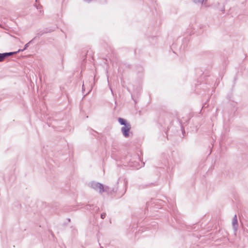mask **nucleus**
<instances>
[{
    "label": "nucleus",
    "instance_id": "nucleus-1",
    "mask_svg": "<svg viewBox=\"0 0 248 248\" xmlns=\"http://www.w3.org/2000/svg\"><path fill=\"white\" fill-rule=\"evenodd\" d=\"M118 121L121 125H124V126L121 128V132L124 136L125 138L129 137V132L131 128L130 124L128 123L125 119L122 118H119Z\"/></svg>",
    "mask_w": 248,
    "mask_h": 248
},
{
    "label": "nucleus",
    "instance_id": "nucleus-2",
    "mask_svg": "<svg viewBox=\"0 0 248 248\" xmlns=\"http://www.w3.org/2000/svg\"><path fill=\"white\" fill-rule=\"evenodd\" d=\"M90 186L95 190L98 191L100 193H102L105 191L103 185L97 182H92L90 183Z\"/></svg>",
    "mask_w": 248,
    "mask_h": 248
},
{
    "label": "nucleus",
    "instance_id": "nucleus-3",
    "mask_svg": "<svg viewBox=\"0 0 248 248\" xmlns=\"http://www.w3.org/2000/svg\"><path fill=\"white\" fill-rule=\"evenodd\" d=\"M15 53L5 52L0 53V62H3L5 59L9 56L14 55Z\"/></svg>",
    "mask_w": 248,
    "mask_h": 248
},
{
    "label": "nucleus",
    "instance_id": "nucleus-4",
    "mask_svg": "<svg viewBox=\"0 0 248 248\" xmlns=\"http://www.w3.org/2000/svg\"><path fill=\"white\" fill-rule=\"evenodd\" d=\"M36 38V37H35L33 39H32L30 41H29L28 43H27L24 47V48L23 49H18L17 51H15V52H12V53H15L14 54H17V53H19V52H22L23 51H24L25 50H26L30 46V45L33 42V40L34 39H35Z\"/></svg>",
    "mask_w": 248,
    "mask_h": 248
},
{
    "label": "nucleus",
    "instance_id": "nucleus-5",
    "mask_svg": "<svg viewBox=\"0 0 248 248\" xmlns=\"http://www.w3.org/2000/svg\"><path fill=\"white\" fill-rule=\"evenodd\" d=\"M232 225L235 231H236L238 227V221L237 219V216L236 215L233 217Z\"/></svg>",
    "mask_w": 248,
    "mask_h": 248
},
{
    "label": "nucleus",
    "instance_id": "nucleus-6",
    "mask_svg": "<svg viewBox=\"0 0 248 248\" xmlns=\"http://www.w3.org/2000/svg\"><path fill=\"white\" fill-rule=\"evenodd\" d=\"M93 205H87L86 206V209H89V210H94L95 212H97L98 210H99V208L96 207V206H95L94 207V208H93V209H92L91 208L92 207H93Z\"/></svg>",
    "mask_w": 248,
    "mask_h": 248
},
{
    "label": "nucleus",
    "instance_id": "nucleus-7",
    "mask_svg": "<svg viewBox=\"0 0 248 248\" xmlns=\"http://www.w3.org/2000/svg\"><path fill=\"white\" fill-rule=\"evenodd\" d=\"M206 0H193V1L196 3H201L202 4H203V3L205 2L204 4L205 3V2L206 1Z\"/></svg>",
    "mask_w": 248,
    "mask_h": 248
},
{
    "label": "nucleus",
    "instance_id": "nucleus-8",
    "mask_svg": "<svg viewBox=\"0 0 248 248\" xmlns=\"http://www.w3.org/2000/svg\"><path fill=\"white\" fill-rule=\"evenodd\" d=\"M106 216V214L105 213H103L101 214V218L104 219L105 218Z\"/></svg>",
    "mask_w": 248,
    "mask_h": 248
},
{
    "label": "nucleus",
    "instance_id": "nucleus-9",
    "mask_svg": "<svg viewBox=\"0 0 248 248\" xmlns=\"http://www.w3.org/2000/svg\"><path fill=\"white\" fill-rule=\"evenodd\" d=\"M125 185H126V183L124 182V186L125 187ZM125 191H126V188L124 187V192H123L122 195L124 194V193L125 192Z\"/></svg>",
    "mask_w": 248,
    "mask_h": 248
},
{
    "label": "nucleus",
    "instance_id": "nucleus-10",
    "mask_svg": "<svg viewBox=\"0 0 248 248\" xmlns=\"http://www.w3.org/2000/svg\"><path fill=\"white\" fill-rule=\"evenodd\" d=\"M82 89L83 93H84V91H85V88H84V84H83V85H82Z\"/></svg>",
    "mask_w": 248,
    "mask_h": 248
},
{
    "label": "nucleus",
    "instance_id": "nucleus-11",
    "mask_svg": "<svg viewBox=\"0 0 248 248\" xmlns=\"http://www.w3.org/2000/svg\"><path fill=\"white\" fill-rule=\"evenodd\" d=\"M44 33V32H42V33H37V35H38V36H41V35H42Z\"/></svg>",
    "mask_w": 248,
    "mask_h": 248
},
{
    "label": "nucleus",
    "instance_id": "nucleus-12",
    "mask_svg": "<svg viewBox=\"0 0 248 248\" xmlns=\"http://www.w3.org/2000/svg\"><path fill=\"white\" fill-rule=\"evenodd\" d=\"M83 0L88 3H90L92 1V0Z\"/></svg>",
    "mask_w": 248,
    "mask_h": 248
},
{
    "label": "nucleus",
    "instance_id": "nucleus-13",
    "mask_svg": "<svg viewBox=\"0 0 248 248\" xmlns=\"http://www.w3.org/2000/svg\"><path fill=\"white\" fill-rule=\"evenodd\" d=\"M113 191H114V189H113ZM117 191H118V189H116V190L115 191V192H117Z\"/></svg>",
    "mask_w": 248,
    "mask_h": 248
},
{
    "label": "nucleus",
    "instance_id": "nucleus-14",
    "mask_svg": "<svg viewBox=\"0 0 248 248\" xmlns=\"http://www.w3.org/2000/svg\"><path fill=\"white\" fill-rule=\"evenodd\" d=\"M91 90H90L88 92V93H87L86 94H87L89 93V92L91 91Z\"/></svg>",
    "mask_w": 248,
    "mask_h": 248
},
{
    "label": "nucleus",
    "instance_id": "nucleus-15",
    "mask_svg": "<svg viewBox=\"0 0 248 248\" xmlns=\"http://www.w3.org/2000/svg\"><path fill=\"white\" fill-rule=\"evenodd\" d=\"M101 248H103V247H101Z\"/></svg>",
    "mask_w": 248,
    "mask_h": 248
},
{
    "label": "nucleus",
    "instance_id": "nucleus-16",
    "mask_svg": "<svg viewBox=\"0 0 248 248\" xmlns=\"http://www.w3.org/2000/svg\"><path fill=\"white\" fill-rule=\"evenodd\" d=\"M36 1H37V0H36Z\"/></svg>",
    "mask_w": 248,
    "mask_h": 248
}]
</instances>
